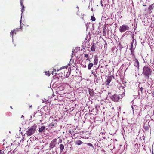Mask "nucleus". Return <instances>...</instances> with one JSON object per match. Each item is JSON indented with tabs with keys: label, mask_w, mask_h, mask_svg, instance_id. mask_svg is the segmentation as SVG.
<instances>
[{
	"label": "nucleus",
	"mask_w": 154,
	"mask_h": 154,
	"mask_svg": "<svg viewBox=\"0 0 154 154\" xmlns=\"http://www.w3.org/2000/svg\"><path fill=\"white\" fill-rule=\"evenodd\" d=\"M152 70L149 67L146 66L143 68L142 74L144 76L145 79L148 80L152 76Z\"/></svg>",
	"instance_id": "obj_1"
},
{
	"label": "nucleus",
	"mask_w": 154,
	"mask_h": 154,
	"mask_svg": "<svg viewBox=\"0 0 154 154\" xmlns=\"http://www.w3.org/2000/svg\"><path fill=\"white\" fill-rule=\"evenodd\" d=\"M37 128L36 125H34L28 129L26 131V134L28 136H30L32 135L35 132Z\"/></svg>",
	"instance_id": "obj_2"
},
{
	"label": "nucleus",
	"mask_w": 154,
	"mask_h": 154,
	"mask_svg": "<svg viewBox=\"0 0 154 154\" xmlns=\"http://www.w3.org/2000/svg\"><path fill=\"white\" fill-rule=\"evenodd\" d=\"M65 69L64 72H63L64 76L66 77H68L70 75V72H71V69L70 68H69L66 66L62 67L60 68V69ZM63 73V72H62Z\"/></svg>",
	"instance_id": "obj_3"
},
{
	"label": "nucleus",
	"mask_w": 154,
	"mask_h": 154,
	"mask_svg": "<svg viewBox=\"0 0 154 154\" xmlns=\"http://www.w3.org/2000/svg\"><path fill=\"white\" fill-rule=\"evenodd\" d=\"M129 27L128 25L124 24L120 26L119 31L121 32H123L126 30H129Z\"/></svg>",
	"instance_id": "obj_4"
},
{
	"label": "nucleus",
	"mask_w": 154,
	"mask_h": 154,
	"mask_svg": "<svg viewBox=\"0 0 154 154\" xmlns=\"http://www.w3.org/2000/svg\"><path fill=\"white\" fill-rule=\"evenodd\" d=\"M153 5L154 4H152L150 5L149 6V7L147 9L146 8L145 9V11L147 13L150 14L152 13V10L153 9L154 7Z\"/></svg>",
	"instance_id": "obj_5"
},
{
	"label": "nucleus",
	"mask_w": 154,
	"mask_h": 154,
	"mask_svg": "<svg viewBox=\"0 0 154 154\" xmlns=\"http://www.w3.org/2000/svg\"><path fill=\"white\" fill-rule=\"evenodd\" d=\"M57 141V139H53L50 144L49 147L50 149H53L55 147L56 143Z\"/></svg>",
	"instance_id": "obj_6"
},
{
	"label": "nucleus",
	"mask_w": 154,
	"mask_h": 154,
	"mask_svg": "<svg viewBox=\"0 0 154 154\" xmlns=\"http://www.w3.org/2000/svg\"><path fill=\"white\" fill-rule=\"evenodd\" d=\"M111 98L113 101L117 102L120 99V97L117 94H114L112 96Z\"/></svg>",
	"instance_id": "obj_7"
},
{
	"label": "nucleus",
	"mask_w": 154,
	"mask_h": 154,
	"mask_svg": "<svg viewBox=\"0 0 154 154\" xmlns=\"http://www.w3.org/2000/svg\"><path fill=\"white\" fill-rule=\"evenodd\" d=\"M112 76H109L108 77L107 79L105 82V84L106 85H108L109 84L112 80Z\"/></svg>",
	"instance_id": "obj_8"
},
{
	"label": "nucleus",
	"mask_w": 154,
	"mask_h": 154,
	"mask_svg": "<svg viewBox=\"0 0 154 154\" xmlns=\"http://www.w3.org/2000/svg\"><path fill=\"white\" fill-rule=\"evenodd\" d=\"M133 40L131 43V47L130 49H135L136 48V45L134 47L133 45V44L134 41L135 39L134 38V37H132Z\"/></svg>",
	"instance_id": "obj_9"
},
{
	"label": "nucleus",
	"mask_w": 154,
	"mask_h": 154,
	"mask_svg": "<svg viewBox=\"0 0 154 154\" xmlns=\"http://www.w3.org/2000/svg\"><path fill=\"white\" fill-rule=\"evenodd\" d=\"M57 121L55 119L52 122L51 125L56 127L57 126Z\"/></svg>",
	"instance_id": "obj_10"
},
{
	"label": "nucleus",
	"mask_w": 154,
	"mask_h": 154,
	"mask_svg": "<svg viewBox=\"0 0 154 154\" xmlns=\"http://www.w3.org/2000/svg\"><path fill=\"white\" fill-rule=\"evenodd\" d=\"M94 65H96L98 63V58L96 56H94Z\"/></svg>",
	"instance_id": "obj_11"
},
{
	"label": "nucleus",
	"mask_w": 154,
	"mask_h": 154,
	"mask_svg": "<svg viewBox=\"0 0 154 154\" xmlns=\"http://www.w3.org/2000/svg\"><path fill=\"white\" fill-rule=\"evenodd\" d=\"M45 127L44 126H42L41 128H39L38 131L39 132H42L43 131H45Z\"/></svg>",
	"instance_id": "obj_12"
},
{
	"label": "nucleus",
	"mask_w": 154,
	"mask_h": 154,
	"mask_svg": "<svg viewBox=\"0 0 154 154\" xmlns=\"http://www.w3.org/2000/svg\"><path fill=\"white\" fill-rule=\"evenodd\" d=\"M16 30L15 29H14L10 33V35L13 38V36L14 34L15 35L16 34Z\"/></svg>",
	"instance_id": "obj_13"
},
{
	"label": "nucleus",
	"mask_w": 154,
	"mask_h": 154,
	"mask_svg": "<svg viewBox=\"0 0 154 154\" xmlns=\"http://www.w3.org/2000/svg\"><path fill=\"white\" fill-rule=\"evenodd\" d=\"M59 148L60 149V152H62L64 149V146L63 145V144H61L60 145Z\"/></svg>",
	"instance_id": "obj_14"
},
{
	"label": "nucleus",
	"mask_w": 154,
	"mask_h": 154,
	"mask_svg": "<svg viewBox=\"0 0 154 154\" xmlns=\"http://www.w3.org/2000/svg\"><path fill=\"white\" fill-rule=\"evenodd\" d=\"M95 44L94 43L91 47V50L93 52H94L95 50Z\"/></svg>",
	"instance_id": "obj_15"
},
{
	"label": "nucleus",
	"mask_w": 154,
	"mask_h": 154,
	"mask_svg": "<svg viewBox=\"0 0 154 154\" xmlns=\"http://www.w3.org/2000/svg\"><path fill=\"white\" fill-rule=\"evenodd\" d=\"M135 49H130L131 51V54H131L133 58H134L135 57V56L134 53V51Z\"/></svg>",
	"instance_id": "obj_16"
},
{
	"label": "nucleus",
	"mask_w": 154,
	"mask_h": 154,
	"mask_svg": "<svg viewBox=\"0 0 154 154\" xmlns=\"http://www.w3.org/2000/svg\"><path fill=\"white\" fill-rule=\"evenodd\" d=\"M93 64L92 63H89L88 65V68L89 70H90L91 67H93Z\"/></svg>",
	"instance_id": "obj_17"
},
{
	"label": "nucleus",
	"mask_w": 154,
	"mask_h": 154,
	"mask_svg": "<svg viewBox=\"0 0 154 154\" xmlns=\"http://www.w3.org/2000/svg\"><path fill=\"white\" fill-rule=\"evenodd\" d=\"M135 63H136V67L137 68V67H138L139 66V62H138L137 59H136V58H135Z\"/></svg>",
	"instance_id": "obj_18"
},
{
	"label": "nucleus",
	"mask_w": 154,
	"mask_h": 154,
	"mask_svg": "<svg viewBox=\"0 0 154 154\" xmlns=\"http://www.w3.org/2000/svg\"><path fill=\"white\" fill-rule=\"evenodd\" d=\"M149 130V127L147 125L146 126H144L143 128V130L144 131H146Z\"/></svg>",
	"instance_id": "obj_19"
},
{
	"label": "nucleus",
	"mask_w": 154,
	"mask_h": 154,
	"mask_svg": "<svg viewBox=\"0 0 154 154\" xmlns=\"http://www.w3.org/2000/svg\"><path fill=\"white\" fill-rule=\"evenodd\" d=\"M83 143L80 140H79L76 141V144L79 145L82 144Z\"/></svg>",
	"instance_id": "obj_20"
},
{
	"label": "nucleus",
	"mask_w": 154,
	"mask_h": 154,
	"mask_svg": "<svg viewBox=\"0 0 154 154\" xmlns=\"http://www.w3.org/2000/svg\"><path fill=\"white\" fill-rule=\"evenodd\" d=\"M89 56L88 54H85L84 55V57H85L86 58V60H88L90 62H91V61L90 59H89V58H88V57Z\"/></svg>",
	"instance_id": "obj_21"
},
{
	"label": "nucleus",
	"mask_w": 154,
	"mask_h": 154,
	"mask_svg": "<svg viewBox=\"0 0 154 154\" xmlns=\"http://www.w3.org/2000/svg\"><path fill=\"white\" fill-rule=\"evenodd\" d=\"M45 75L48 76H49L50 74L49 71H45Z\"/></svg>",
	"instance_id": "obj_22"
},
{
	"label": "nucleus",
	"mask_w": 154,
	"mask_h": 154,
	"mask_svg": "<svg viewBox=\"0 0 154 154\" xmlns=\"http://www.w3.org/2000/svg\"><path fill=\"white\" fill-rule=\"evenodd\" d=\"M21 6H22V7L21 8V11L22 12V13L24 10V6L23 5H21Z\"/></svg>",
	"instance_id": "obj_23"
},
{
	"label": "nucleus",
	"mask_w": 154,
	"mask_h": 154,
	"mask_svg": "<svg viewBox=\"0 0 154 154\" xmlns=\"http://www.w3.org/2000/svg\"><path fill=\"white\" fill-rule=\"evenodd\" d=\"M91 20L93 21H95L96 19L94 16H91Z\"/></svg>",
	"instance_id": "obj_24"
},
{
	"label": "nucleus",
	"mask_w": 154,
	"mask_h": 154,
	"mask_svg": "<svg viewBox=\"0 0 154 154\" xmlns=\"http://www.w3.org/2000/svg\"><path fill=\"white\" fill-rule=\"evenodd\" d=\"M87 146H89L92 147L93 146V145L91 143H88L86 144Z\"/></svg>",
	"instance_id": "obj_25"
},
{
	"label": "nucleus",
	"mask_w": 154,
	"mask_h": 154,
	"mask_svg": "<svg viewBox=\"0 0 154 154\" xmlns=\"http://www.w3.org/2000/svg\"><path fill=\"white\" fill-rule=\"evenodd\" d=\"M62 142V140L61 139H59L58 140V143H61Z\"/></svg>",
	"instance_id": "obj_26"
},
{
	"label": "nucleus",
	"mask_w": 154,
	"mask_h": 154,
	"mask_svg": "<svg viewBox=\"0 0 154 154\" xmlns=\"http://www.w3.org/2000/svg\"><path fill=\"white\" fill-rule=\"evenodd\" d=\"M27 105H28L27 106H29V108H30V109L31 108L32 106V105H31L28 104Z\"/></svg>",
	"instance_id": "obj_27"
},
{
	"label": "nucleus",
	"mask_w": 154,
	"mask_h": 154,
	"mask_svg": "<svg viewBox=\"0 0 154 154\" xmlns=\"http://www.w3.org/2000/svg\"><path fill=\"white\" fill-rule=\"evenodd\" d=\"M60 70V69H54V71H55H55H59V70Z\"/></svg>",
	"instance_id": "obj_28"
},
{
	"label": "nucleus",
	"mask_w": 154,
	"mask_h": 154,
	"mask_svg": "<svg viewBox=\"0 0 154 154\" xmlns=\"http://www.w3.org/2000/svg\"><path fill=\"white\" fill-rule=\"evenodd\" d=\"M20 4H21V5H23V2H22V0H21L20 1Z\"/></svg>",
	"instance_id": "obj_29"
},
{
	"label": "nucleus",
	"mask_w": 154,
	"mask_h": 154,
	"mask_svg": "<svg viewBox=\"0 0 154 154\" xmlns=\"http://www.w3.org/2000/svg\"><path fill=\"white\" fill-rule=\"evenodd\" d=\"M140 89L141 92L142 93L143 88L142 87H141Z\"/></svg>",
	"instance_id": "obj_30"
},
{
	"label": "nucleus",
	"mask_w": 154,
	"mask_h": 154,
	"mask_svg": "<svg viewBox=\"0 0 154 154\" xmlns=\"http://www.w3.org/2000/svg\"><path fill=\"white\" fill-rule=\"evenodd\" d=\"M93 75L95 76V77H97V75H96V74H95L94 73V74H93Z\"/></svg>",
	"instance_id": "obj_31"
},
{
	"label": "nucleus",
	"mask_w": 154,
	"mask_h": 154,
	"mask_svg": "<svg viewBox=\"0 0 154 154\" xmlns=\"http://www.w3.org/2000/svg\"><path fill=\"white\" fill-rule=\"evenodd\" d=\"M143 6H146V5L143 4Z\"/></svg>",
	"instance_id": "obj_32"
},
{
	"label": "nucleus",
	"mask_w": 154,
	"mask_h": 154,
	"mask_svg": "<svg viewBox=\"0 0 154 154\" xmlns=\"http://www.w3.org/2000/svg\"><path fill=\"white\" fill-rule=\"evenodd\" d=\"M0 154H2V150L0 151Z\"/></svg>",
	"instance_id": "obj_33"
},
{
	"label": "nucleus",
	"mask_w": 154,
	"mask_h": 154,
	"mask_svg": "<svg viewBox=\"0 0 154 154\" xmlns=\"http://www.w3.org/2000/svg\"><path fill=\"white\" fill-rule=\"evenodd\" d=\"M51 73H52V75H53V71H52V72H51Z\"/></svg>",
	"instance_id": "obj_34"
},
{
	"label": "nucleus",
	"mask_w": 154,
	"mask_h": 154,
	"mask_svg": "<svg viewBox=\"0 0 154 154\" xmlns=\"http://www.w3.org/2000/svg\"><path fill=\"white\" fill-rule=\"evenodd\" d=\"M10 108L12 109H13V108H12V106H10Z\"/></svg>",
	"instance_id": "obj_35"
},
{
	"label": "nucleus",
	"mask_w": 154,
	"mask_h": 154,
	"mask_svg": "<svg viewBox=\"0 0 154 154\" xmlns=\"http://www.w3.org/2000/svg\"><path fill=\"white\" fill-rule=\"evenodd\" d=\"M131 107H132V109H133V106H131Z\"/></svg>",
	"instance_id": "obj_36"
},
{
	"label": "nucleus",
	"mask_w": 154,
	"mask_h": 154,
	"mask_svg": "<svg viewBox=\"0 0 154 154\" xmlns=\"http://www.w3.org/2000/svg\"><path fill=\"white\" fill-rule=\"evenodd\" d=\"M77 8L79 9V8L78 7V6H77Z\"/></svg>",
	"instance_id": "obj_37"
},
{
	"label": "nucleus",
	"mask_w": 154,
	"mask_h": 154,
	"mask_svg": "<svg viewBox=\"0 0 154 154\" xmlns=\"http://www.w3.org/2000/svg\"><path fill=\"white\" fill-rule=\"evenodd\" d=\"M122 87V88H124V87H123V86H121V88Z\"/></svg>",
	"instance_id": "obj_38"
},
{
	"label": "nucleus",
	"mask_w": 154,
	"mask_h": 154,
	"mask_svg": "<svg viewBox=\"0 0 154 154\" xmlns=\"http://www.w3.org/2000/svg\"><path fill=\"white\" fill-rule=\"evenodd\" d=\"M88 23H87L86 25H88Z\"/></svg>",
	"instance_id": "obj_39"
},
{
	"label": "nucleus",
	"mask_w": 154,
	"mask_h": 154,
	"mask_svg": "<svg viewBox=\"0 0 154 154\" xmlns=\"http://www.w3.org/2000/svg\"><path fill=\"white\" fill-rule=\"evenodd\" d=\"M104 30H105V29H103V31L104 32Z\"/></svg>",
	"instance_id": "obj_40"
},
{
	"label": "nucleus",
	"mask_w": 154,
	"mask_h": 154,
	"mask_svg": "<svg viewBox=\"0 0 154 154\" xmlns=\"http://www.w3.org/2000/svg\"><path fill=\"white\" fill-rule=\"evenodd\" d=\"M106 45H107V43H106Z\"/></svg>",
	"instance_id": "obj_41"
},
{
	"label": "nucleus",
	"mask_w": 154,
	"mask_h": 154,
	"mask_svg": "<svg viewBox=\"0 0 154 154\" xmlns=\"http://www.w3.org/2000/svg\"><path fill=\"white\" fill-rule=\"evenodd\" d=\"M135 42H136V41H135Z\"/></svg>",
	"instance_id": "obj_42"
},
{
	"label": "nucleus",
	"mask_w": 154,
	"mask_h": 154,
	"mask_svg": "<svg viewBox=\"0 0 154 154\" xmlns=\"http://www.w3.org/2000/svg\"><path fill=\"white\" fill-rule=\"evenodd\" d=\"M23 115H22V117H23Z\"/></svg>",
	"instance_id": "obj_43"
},
{
	"label": "nucleus",
	"mask_w": 154,
	"mask_h": 154,
	"mask_svg": "<svg viewBox=\"0 0 154 154\" xmlns=\"http://www.w3.org/2000/svg\"><path fill=\"white\" fill-rule=\"evenodd\" d=\"M152 154H153V153H152Z\"/></svg>",
	"instance_id": "obj_44"
}]
</instances>
